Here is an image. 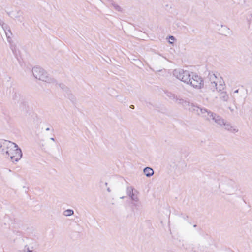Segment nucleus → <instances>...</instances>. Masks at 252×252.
<instances>
[{"label":"nucleus","instance_id":"nucleus-8","mask_svg":"<svg viewBox=\"0 0 252 252\" xmlns=\"http://www.w3.org/2000/svg\"><path fill=\"white\" fill-rule=\"evenodd\" d=\"M133 107H134L133 105H131V106H130V108H133Z\"/></svg>","mask_w":252,"mask_h":252},{"label":"nucleus","instance_id":"nucleus-7","mask_svg":"<svg viewBox=\"0 0 252 252\" xmlns=\"http://www.w3.org/2000/svg\"><path fill=\"white\" fill-rule=\"evenodd\" d=\"M174 40V37L173 36H171L169 37V42L170 43H172Z\"/></svg>","mask_w":252,"mask_h":252},{"label":"nucleus","instance_id":"nucleus-6","mask_svg":"<svg viewBox=\"0 0 252 252\" xmlns=\"http://www.w3.org/2000/svg\"><path fill=\"white\" fill-rule=\"evenodd\" d=\"M64 214L66 216H71L73 214V211L70 209L66 210L64 211Z\"/></svg>","mask_w":252,"mask_h":252},{"label":"nucleus","instance_id":"nucleus-2","mask_svg":"<svg viewBox=\"0 0 252 252\" xmlns=\"http://www.w3.org/2000/svg\"><path fill=\"white\" fill-rule=\"evenodd\" d=\"M189 83L193 88L197 89L202 88L204 86V81L202 77L197 74H193L189 80Z\"/></svg>","mask_w":252,"mask_h":252},{"label":"nucleus","instance_id":"nucleus-4","mask_svg":"<svg viewBox=\"0 0 252 252\" xmlns=\"http://www.w3.org/2000/svg\"><path fill=\"white\" fill-rule=\"evenodd\" d=\"M179 78L183 82L188 83L189 82L190 74L187 71L182 70L179 72Z\"/></svg>","mask_w":252,"mask_h":252},{"label":"nucleus","instance_id":"nucleus-1","mask_svg":"<svg viewBox=\"0 0 252 252\" xmlns=\"http://www.w3.org/2000/svg\"><path fill=\"white\" fill-rule=\"evenodd\" d=\"M5 152L12 161H17L21 158L22 152L15 143L7 142L5 143Z\"/></svg>","mask_w":252,"mask_h":252},{"label":"nucleus","instance_id":"nucleus-3","mask_svg":"<svg viewBox=\"0 0 252 252\" xmlns=\"http://www.w3.org/2000/svg\"><path fill=\"white\" fill-rule=\"evenodd\" d=\"M210 79L212 81V83L214 84L215 87L216 89H218V86H222L224 84V82L219 74L216 75L213 74L210 76Z\"/></svg>","mask_w":252,"mask_h":252},{"label":"nucleus","instance_id":"nucleus-5","mask_svg":"<svg viewBox=\"0 0 252 252\" xmlns=\"http://www.w3.org/2000/svg\"><path fill=\"white\" fill-rule=\"evenodd\" d=\"M144 173L147 176H151L154 174V171L151 168L146 167L144 170Z\"/></svg>","mask_w":252,"mask_h":252}]
</instances>
